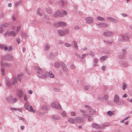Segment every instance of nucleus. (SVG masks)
Returning a JSON list of instances; mask_svg holds the SVG:
<instances>
[{
    "label": "nucleus",
    "mask_w": 132,
    "mask_h": 132,
    "mask_svg": "<svg viewBox=\"0 0 132 132\" xmlns=\"http://www.w3.org/2000/svg\"><path fill=\"white\" fill-rule=\"evenodd\" d=\"M36 69L38 70V73H39L38 75L40 78H44L46 76L43 75V71L38 67L36 66L35 67Z\"/></svg>",
    "instance_id": "nucleus-1"
},
{
    "label": "nucleus",
    "mask_w": 132,
    "mask_h": 132,
    "mask_svg": "<svg viewBox=\"0 0 132 132\" xmlns=\"http://www.w3.org/2000/svg\"><path fill=\"white\" fill-rule=\"evenodd\" d=\"M58 104L57 102L54 101L52 103L51 105L52 107L56 108L58 109H61V105H58V106H57Z\"/></svg>",
    "instance_id": "nucleus-2"
},
{
    "label": "nucleus",
    "mask_w": 132,
    "mask_h": 132,
    "mask_svg": "<svg viewBox=\"0 0 132 132\" xmlns=\"http://www.w3.org/2000/svg\"><path fill=\"white\" fill-rule=\"evenodd\" d=\"M65 23L63 22H55L54 24V26L57 27H59L63 26H65Z\"/></svg>",
    "instance_id": "nucleus-3"
},
{
    "label": "nucleus",
    "mask_w": 132,
    "mask_h": 132,
    "mask_svg": "<svg viewBox=\"0 0 132 132\" xmlns=\"http://www.w3.org/2000/svg\"><path fill=\"white\" fill-rule=\"evenodd\" d=\"M128 38L126 35H123L121 36L120 39L121 41L123 42L127 40Z\"/></svg>",
    "instance_id": "nucleus-4"
},
{
    "label": "nucleus",
    "mask_w": 132,
    "mask_h": 132,
    "mask_svg": "<svg viewBox=\"0 0 132 132\" xmlns=\"http://www.w3.org/2000/svg\"><path fill=\"white\" fill-rule=\"evenodd\" d=\"M85 20L86 22L88 23H92L93 21V18L90 17L86 18L85 19Z\"/></svg>",
    "instance_id": "nucleus-5"
},
{
    "label": "nucleus",
    "mask_w": 132,
    "mask_h": 132,
    "mask_svg": "<svg viewBox=\"0 0 132 132\" xmlns=\"http://www.w3.org/2000/svg\"><path fill=\"white\" fill-rule=\"evenodd\" d=\"M1 48L4 49L5 51L7 50L9 51H10V50L12 49V47L11 46L7 48L5 46H2V47H1Z\"/></svg>",
    "instance_id": "nucleus-6"
},
{
    "label": "nucleus",
    "mask_w": 132,
    "mask_h": 132,
    "mask_svg": "<svg viewBox=\"0 0 132 132\" xmlns=\"http://www.w3.org/2000/svg\"><path fill=\"white\" fill-rule=\"evenodd\" d=\"M76 120L78 123L82 122L83 121V119L82 118L79 117H76Z\"/></svg>",
    "instance_id": "nucleus-7"
},
{
    "label": "nucleus",
    "mask_w": 132,
    "mask_h": 132,
    "mask_svg": "<svg viewBox=\"0 0 132 132\" xmlns=\"http://www.w3.org/2000/svg\"><path fill=\"white\" fill-rule=\"evenodd\" d=\"M119 97L117 95H115L114 97V101L116 103H118L119 102Z\"/></svg>",
    "instance_id": "nucleus-8"
},
{
    "label": "nucleus",
    "mask_w": 132,
    "mask_h": 132,
    "mask_svg": "<svg viewBox=\"0 0 132 132\" xmlns=\"http://www.w3.org/2000/svg\"><path fill=\"white\" fill-rule=\"evenodd\" d=\"M104 35L105 36H109L112 35V33L110 31H106L104 33Z\"/></svg>",
    "instance_id": "nucleus-9"
},
{
    "label": "nucleus",
    "mask_w": 132,
    "mask_h": 132,
    "mask_svg": "<svg viewBox=\"0 0 132 132\" xmlns=\"http://www.w3.org/2000/svg\"><path fill=\"white\" fill-rule=\"evenodd\" d=\"M7 35L9 36H13L14 37L15 36V33L13 31H10L7 33Z\"/></svg>",
    "instance_id": "nucleus-10"
},
{
    "label": "nucleus",
    "mask_w": 132,
    "mask_h": 132,
    "mask_svg": "<svg viewBox=\"0 0 132 132\" xmlns=\"http://www.w3.org/2000/svg\"><path fill=\"white\" fill-rule=\"evenodd\" d=\"M62 65L63 67V71H66L67 70V69L66 67V65L64 64L63 63H62Z\"/></svg>",
    "instance_id": "nucleus-11"
},
{
    "label": "nucleus",
    "mask_w": 132,
    "mask_h": 132,
    "mask_svg": "<svg viewBox=\"0 0 132 132\" xmlns=\"http://www.w3.org/2000/svg\"><path fill=\"white\" fill-rule=\"evenodd\" d=\"M93 127L96 128H100V126L97 124L94 123L92 124Z\"/></svg>",
    "instance_id": "nucleus-12"
},
{
    "label": "nucleus",
    "mask_w": 132,
    "mask_h": 132,
    "mask_svg": "<svg viewBox=\"0 0 132 132\" xmlns=\"http://www.w3.org/2000/svg\"><path fill=\"white\" fill-rule=\"evenodd\" d=\"M58 33L61 36H63L64 34V32L62 30H59L58 31Z\"/></svg>",
    "instance_id": "nucleus-13"
},
{
    "label": "nucleus",
    "mask_w": 132,
    "mask_h": 132,
    "mask_svg": "<svg viewBox=\"0 0 132 132\" xmlns=\"http://www.w3.org/2000/svg\"><path fill=\"white\" fill-rule=\"evenodd\" d=\"M68 121L69 122L72 123H74L75 122L74 119L72 118H69V119Z\"/></svg>",
    "instance_id": "nucleus-14"
},
{
    "label": "nucleus",
    "mask_w": 132,
    "mask_h": 132,
    "mask_svg": "<svg viewBox=\"0 0 132 132\" xmlns=\"http://www.w3.org/2000/svg\"><path fill=\"white\" fill-rule=\"evenodd\" d=\"M120 64L123 67H126L127 66V63L125 62H121Z\"/></svg>",
    "instance_id": "nucleus-15"
},
{
    "label": "nucleus",
    "mask_w": 132,
    "mask_h": 132,
    "mask_svg": "<svg viewBox=\"0 0 132 132\" xmlns=\"http://www.w3.org/2000/svg\"><path fill=\"white\" fill-rule=\"evenodd\" d=\"M24 106H25V108L27 110H29V106L28 103L27 102L25 104Z\"/></svg>",
    "instance_id": "nucleus-16"
},
{
    "label": "nucleus",
    "mask_w": 132,
    "mask_h": 132,
    "mask_svg": "<svg viewBox=\"0 0 132 132\" xmlns=\"http://www.w3.org/2000/svg\"><path fill=\"white\" fill-rule=\"evenodd\" d=\"M89 112L91 115H93L95 113V110L93 109H90Z\"/></svg>",
    "instance_id": "nucleus-17"
},
{
    "label": "nucleus",
    "mask_w": 132,
    "mask_h": 132,
    "mask_svg": "<svg viewBox=\"0 0 132 132\" xmlns=\"http://www.w3.org/2000/svg\"><path fill=\"white\" fill-rule=\"evenodd\" d=\"M107 57V56L105 55L102 57L100 59V60L102 61H104Z\"/></svg>",
    "instance_id": "nucleus-18"
},
{
    "label": "nucleus",
    "mask_w": 132,
    "mask_h": 132,
    "mask_svg": "<svg viewBox=\"0 0 132 132\" xmlns=\"http://www.w3.org/2000/svg\"><path fill=\"white\" fill-rule=\"evenodd\" d=\"M101 27H105L108 26V25L105 23H101L100 24Z\"/></svg>",
    "instance_id": "nucleus-19"
},
{
    "label": "nucleus",
    "mask_w": 132,
    "mask_h": 132,
    "mask_svg": "<svg viewBox=\"0 0 132 132\" xmlns=\"http://www.w3.org/2000/svg\"><path fill=\"white\" fill-rule=\"evenodd\" d=\"M41 11V9L40 8H38L37 10V13L40 16H42V13L40 12V11Z\"/></svg>",
    "instance_id": "nucleus-20"
},
{
    "label": "nucleus",
    "mask_w": 132,
    "mask_h": 132,
    "mask_svg": "<svg viewBox=\"0 0 132 132\" xmlns=\"http://www.w3.org/2000/svg\"><path fill=\"white\" fill-rule=\"evenodd\" d=\"M29 111L33 113H35V111L33 109V107L31 106H30V109H29Z\"/></svg>",
    "instance_id": "nucleus-21"
},
{
    "label": "nucleus",
    "mask_w": 132,
    "mask_h": 132,
    "mask_svg": "<svg viewBox=\"0 0 132 132\" xmlns=\"http://www.w3.org/2000/svg\"><path fill=\"white\" fill-rule=\"evenodd\" d=\"M113 114V113L111 111H109L107 112V114L109 116H111Z\"/></svg>",
    "instance_id": "nucleus-22"
},
{
    "label": "nucleus",
    "mask_w": 132,
    "mask_h": 132,
    "mask_svg": "<svg viewBox=\"0 0 132 132\" xmlns=\"http://www.w3.org/2000/svg\"><path fill=\"white\" fill-rule=\"evenodd\" d=\"M12 83L13 84H14L16 83V79L15 78H13L12 80Z\"/></svg>",
    "instance_id": "nucleus-23"
},
{
    "label": "nucleus",
    "mask_w": 132,
    "mask_h": 132,
    "mask_svg": "<svg viewBox=\"0 0 132 132\" xmlns=\"http://www.w3.org/2000/svg\"><path fill=\"white\" fill-rule=\"evenodd\" d=\"M22 74H20L18 75L17 76V78L18 79V80L19 81H20V79L22 78Z\"/></svg>",
    "instance_id": "nucleus-24"
},
{
    "label": "nucleus",
    "mask_w": 132,
    "mask_h": 132,
    "mask_svg": "<svg viewBox=\"0 0 132 132\" xmlns=\"http://www.w3.org/2000/svg\"><path fill=\"white\" fill-rule=\"evenodd\" d=\"M52 118L54 120H57L59 119V117H56L55 116H52Z\"/></svg>",
    "instance_id": "nucleus-25"
},
{
    "label": "nucleus",
    "mask_w": 132,
    "mask_h": 132,
    "mask_svg": "<svg viewBox=\"0 0 132 132\" xmlns=\"http://www.w3.org/2000/svg\"><path fill=\"white\" fill-rule=\"evenodd\" d=\"M12 97L11 96H9L7 98V100L11 102V100H12Z\"/></svg>",
    "instance_id": "nucleus-26"
},
{
    "label": "nucleus",
    "mask_w": 132,
    "mask_h": 132,
    "mask_svg": "<svg viewBox=\"0 0 132 132\" xmlns=\"http://www.w3.org/2000/svg\"><path fill=\"white\" fill-rule=\"evenodd\" d=\"M16 101H17V100L16 99V98H13V97H12V100H11V103H14L16 102Z\"/></svg>",
    "instance_id": "nucleus-27"
},
{
    "label": "nucleus",
    "mask_w": 132,
    "mask_h": 132,
    "mask_svg": "<svg viewBox=\"0 0 132 132\" xmlns=\"http://www.w3.org/2000/svg\"><path fill=\"white\" fill-rule=\"evenodd\" d=\"M46 11L48 13H50L52 12V10L50 8H48L46 9Z\"/></svg>",
    "instance_id": "nucleus-28"
},
{
    "label": "nucleus",
    "mask_w": 132,
    "mask_h": 132,
    "mask_svg": "<svg viewBox=\"0 0 132 132\" xmlns=\"http://www.w3.org/2000/svg\"><path fill=\"white\" fill-rule=\"evenodd\" d=\"M97 19L98 20L100 21H103L104 20V19L103 18L101 17H98L97 18Z\"/></svg>",
    "instance_id": "nucleus-29"
},
{
    "label": "nucleus",
    "mask_w": 132,
    "mask_h": 132,
    "mask_svg": "<svg viewBox=\"0 0 132 132\" xmlns=\"http://www.w3.org/2000/svg\"><path fill=\"white\" fill-rule=\"evenodd\" d=\"M59 11H58L57 12H55L54 15V16L55 17H57L59 15Z\"/></svg>",
    "instance_id": "nucleus-30"
},
{
    "label": "nucleus",
    "mask_w": 132,
    "mask_h": 132,
    "mask_svg": "<svg viewBox=\"0 0 132 132\" xmlns=\"http://www.w3.org/2000/svg\"><path fill=\"white\" fill-rule=\"evenodd\" d=\"M54 65L56 67H59L60 66V65L58 62L55 63L54 64Z\"/></svg>",
    "instance_id": "nucleus-31"
},
{
    "label": "nucleus",
    "mask_w": 132,
    "mask_h": 132,
    "mask_svg": "<svg viewBox=\"0 0 132 132\" xmlns=\"http://www.w3.org/2000/svg\"><path fill=\"white\" fill-rule=\"evenodd\" d=\"M122 86H123L122 89L123 90H124L127 87L125 83H123Z\"/></svg>",
    "instance_id": "nucleus-32"
},
{
    "label": "nucleus",
    "mask_w": 132,
    "mask_h": 132,
    "mask_svg": "<svg viewBox=\"0 0 132 132\" xmlns=\"http://www.w3.org/2000/svg\"><path fill=\"white\" fill-rule=\"evenodd\" d=\"M49 75L52 78H54V75L52 73H49Z\"/></svg>",
    "instance_id": "nucleus-33"
},
{
    "label": "nucleus",
    "mask_w": 132,
    "mask_h": 132,
    "mask_svg": "<svg viewBox=\"0 0 132 132\" xmlns=\"http://www.w3.org/2000/svg\"><path fill=\"white\" fill-rule=\"evenodd\" d=\"M62 115L64 117H66L67 116V114L65 113V112L64 111L62 113Z\"/></svg>",
    "instance_id": "nucleus-34"
},
{
    "label": "nucleus",
    "mask_w": 132,
    "mask_h": 132,
    "mask_svg": "<svg viewBox=\"0 0 132 132\" xmlns=\"http://www.w3.org/2000/svg\"><path fill=\"white\" fill-rule=\"evenodd\" d=\"M50 48V46L48 45H46V47L45 48V49L46 50H48Z\"/></svg>",
    "instance_id": "nucleus-35"
},
{
    "label": "nucleus",
    "mask_w": 132,
    "mask_h": 132,
    "mask_svg": "<svg viewBox=\"0 0 132 132\" xmlns=\"http://www.w3.org/2000/svg\"><path fill=\"white\" fill-rule=\"evenodd\" d=\"M8 25V24L7 23H3L1 25V26H4L5 27H7Z\"/></svg>",
    "instance_id": "nucleus-36"
},
{
    "label": "nucleus",
    "mask_w": 132,
    "mask_h": 132,
    "mask_svg": "<svg viewBox=\"0 0 132 132\" xmlns=\"http://www.w3.org/2000/svg\"><path fill=\"white\" fill-rule=\"evenodd\" d=\"M21 2H22L21 1L18 2L17 3L15 4V6H17L18 5L20 4L21 3Z\"/></svg>",
    "instance_id": "nucleus-37"
},
{
    "label": "nucleus",
    "mask_w": 132,
    "mask_h": 132,
    "mask_svg": "<svg viewBox=\"0 0 132 132\" xmlns=\"http://www.w3.org/2000/svg\"><path fill=\"white\" fill-rule=\"evenodd\" d=\"M71 114L72 116H75L76 115V113L74 111H72L71 113Z\"/></svg>",
    "instance_id": "nucleus-38"
},
{
    "label": "nucleus",
    "mask_w": 132,
    "mask_h": 132,
    "mask_svg": "<svg viewBox=\"0 0 132 132\" xmlns=\"http://www.w3.org/2000/svg\"><path fill=\"white\" fill-rule=\"evenodd\" d=\"M108 96L107 95H105L104 96L103 99L106 100L108 98Z\"/></svg>",
    "instance_id": "nucleus-39"
},
{
    "label": "nucleus",
    "mask_w": 132,
    "mask_h": 132,
    "mask_svg": "<svg viewBox=\"0 0 132 132\" xmlns=\"http://www.w3.org/2000/svg\"><path fill=\"white\" fill-rule=\"evenodd\" d=\"M8 57L9 60H12L13 57L11 56V55H10Z\"/></svg>",
    "instance_id": "nucleus-40"
},
{
    "label": "nucleus",
    "mask_w": 132,
    "mask_h": 132,
    "mask_svg": "<svg viewBox=\"0 0 132 132\" xmlns=\"http://www.w3.org/2000/svg\"><path fill=\"white\" fill-rule=\"evenodd\" d=\"M65 45L67 47H69L70 46V44L69 43H66L65 44Z\"/></svg>",
    "instance_id": "nucleus-41"
},
{
    "label": "nucleus",
    "mask_w": 132,
    "mask_h": 132,
    "mask_svg": "<svg viewBox=\"0 0 132 132\" xmlns=\"http://www.w3.org/2000/svg\"><path fill=\"white\" fill-rule=\"evenodd\" d=\"M54 90L55 92H59V91H60V90L59 89H58L56 88H54Z\"/></svg>",
    "instance_id": "nucleus-42"
},
{
    "label": "nucleus",
    "mask_w": 132,
    "mask_h": 132,
    "mask_svg": "<svg viewBox=\"0 0 132 132\" xmlns=\"http://www.w3.org/2000/svg\"><path fill=\"white\" fill-rule=\"evenodd\" d=\"M89 86H86L85 87V89L86 90H88L89 88Z\"/></svg>",
    "instance_id": "nucleus-43"
},
{
    "label": "nucleus",
    "mask_w": 132,
    "mask_h": 132,
    "mask_svg": "<svg viewBox=\"0 0 132 132\" xmlns=\"http://www.w3.org/2000/svg\"><path fill=\"white\" fill-rule=\"evenodd\" d=\"M92 116H90V117H89L88 119V120L89 121H91L92 119Z\"/></svg>",
    "instance_id": "nucleus-44"
},
{
    "label": "nucleus",
    "mask_w": 132,
    "mask_h": 132,
    "mask_svg": "<svg viewBox=\"0 0 132 132\" xmlns=\"http://www.w3.org/2000/svg\"><path fill=\"white\" fill-rule=\"evenodd\" d=\"M74 43L75 45V47L76 48H77V42L75 41H74Z\"/></svg>",
    "instance_id": "nucleus-45"
},
{
    "label": "nucleus",
    "mask_w": 132,
    "mask_h": 132,
    "mask_svg": "<svg viewBox=\"0 0 132 132\" xmlns=\"http://www.w3.org/2000/svg\"><path fill=\"white\" fill-rule=\"evenodd\" d=\"M3 26H1V27H0V32H2L3 30L2 27Z\"/></svg>",
    "instance_id": "nucleus-46"
},
{
    "label": "nucleus",
    "mask_w": 132,
    "mask_h": 132,
    "mask_svg": "<svg viewBox=\"0 0 132 132\" xmlns=\"http://www.w3.org/2000/svg\"><path fill=\"white\" fill-rule=\"evenodd\" d=\"M16 41L18 42V43H20V39L19 38H17L16 39Z\"/></svg>",
    "instance_id": "nucleus-47"
},
{
    "label": "nucleus",
    "mask_w": 132,
    "mask_h": 132,
    "mask_svg": "<svg viewBox=\"0 0 132 132\" xmlns=\"http://www.w3.org/2000/svg\"><path fill=\"white\" fill-rule=\"evenodd\" d=\"M70 68L71 69H73L75 68V66L74 65H72L71 66Z\"/></svg>",
    "instance_id": "nucleus-48"
},
{
    "label": "nucleus",
    "mask_w": 132,
    "mask_h": 132,
    "mask_svg": "<svg viewBox=\"0 0 132 132\" xmlns=\"http://www.w3.org/2000/svg\"><path fill=\"white\" fill-rule=\"evenodd\" d=\"M89 117V116L88 115H83V117L84 118H87Z\"/></svg>",
    "instance_id": "nucleus-49"
},
{
    "label": "nucleus",
    "mask_w": 132,
    "mask_h": 132,
    "mask_svg": "<svg viewBox=\"0 0 132 132\" xmlns=\"http://www.w3.org/2000/svg\"><path fill=\"white\" fill-rule=\"evenodd\" d=\"M105 68V67L104 66H103L102 68V70L103 71H104Z\"/></svg>",
    "instance_id": "nucleus-50"
},
{
    "label": "nucleus",
    "mask_w": 132,
    "mask_h": 132,
    "mask_svg": "<svg viewBox=\"0 0 132 132\" xmlns=\"http://www.w3.org/2000/svg\"><path fill=\"white\" fill-rule=\"evenodd\" d=\"M21 28V27L20 26H18L17 28V30H19Z\"/></svg>",
    "instance_id": "nucleus-51"
},
{
    "label": "nucleus",
    "mask_w": 132,
    "mask_h": 132,
    "mask_svg": "<svg viewBox=\"0 0 132 132\" xmlns=\"http://www.w3.org/2000/svg\"><path fill=\"white\" fill-rule=\"evenodd\" d=\"M24 128V126H21V129H22V130H23Z\"/></svg>",
    "instance_id": "nucleus-52"
},
{
    "label": "nucleus",
    "mask_w": 132,
    "mask_h": 132,
    "mask_svg": "<svg viewBox=\"0 0 132 132\" xmlns=\"http://www.w3.org/2000/svg\"><path fill=\"white\" fill-rule=\"evenodd\" d=\"M127 97L126 94H125L123 95V97Z\"/></svg>",
    "instance_id": "nucleus-53"
},
{
    "label": "nucleus",
    "mask_w": 132,
    "mask_h": 132,
    "mask_svg": "<svg viewBox=\"0 0 132 132\" xmlns=\"http://www.w3.org/2000/svg\"><path fill=\"white\" fill-rule=\"evenodd\" d=\"M12 4L11 3H9L8 4V6L9 7H10L12 6Z\"/></svg>",
    "instance_id": "nucleus-54"
},
{
    "label": "nucleus",
    "mask_w": 132,
    "mask_h": 132,
    "mask_svg": "<svg viewBox=\"0 0 132 132\" xmlns=\"http://www.w3.org/2000/svg\"><path fill=\"white\" fill-rule=\"evenodd\" d=\"M86 56V55H85V54H83L82 55V59L84 58Z\"/></svg>",
    "instance_id": "nucleus-55"
},
{
    "label": "nucleus",
    "mask_w": 132,
    "mask_h": 132,
    "mask_svg": "<svg viewBox=\"0 0 132 132\" xmlns=\"http://www.w3.org/2000/svg\"><path fill=\"white\" fill-rule=\"evenodd\" d=\"M29 94H31L32 93V91H31V90H29Z\"/></svg>",
    "instance_id": "nucleus-56"
},
{
    "label": "nucleus",
    "mask_w": 132,
    "mask_h": 132,
    "mask_svg": "<svg viewBox=\"0 0 132 132\" xmlns=\"http://www.w3.org/2000/svg\"><path fill=\"white\" fill-rule=\"evenodd\" d=\"M79 28V27L78 26H76L75 27V29H78Z\"/></svg>",
    "instance_id": "nucleus-57"
},
{
    "label": "nucleus",
    "mask_w": 132,
    "mask_h": 132,
    "mask_svg": "<svg viewBox=\"0 0 132 132\" xmlns=\"http://www.w3.org/2000/svg\"><path fill=\"white\" fill-rule=\"evenodd\" d=\"M122 15L123 16H127V15L125 14H123Z\"/></svg>",
    "instance_id": "nucleus-58"
},
{
    "label": "nucleus",
    "mask_w": 132,
    "mask_h": 132,
    "mask_svg": "<svg viewBox=\"0 0 132 132\" xmlns=\"http://www.w3.org/2000/svg\"><path fill=\"white\" fill-rule=\"evenodd\" d=\"M94 62L95 63H97V60L96 59H95L94 60Z\"/></svg>",
    "instance_id": "nucleus-59"
},
{
    "label": "nucleus",
    "mask_w": 132,
    "mask_h": 132,
    "mask_svg": "<svg viewBox=\"0 0 132 132\" xmlns=\"http://www.w3.org/2000/svg\"><path fill=\"white\" fill-rule=\"evenodd\" d=\"M12 19H13V20L14 21H15L16 20V18H14V16H13Z\"/></svg>",
    "instance_id": "nucleus-60"
},
{
    "label": "nucleus",
    "mask_w": 132,
    "mask_h": 132,
    "mask_svg": "<svg viewBox=\"0 0 132 132\" xmlns=\"http://www.w3.org/2000/svg\"><path fill=\"white\" fill-rule=\"evenodd\" d=\"M11 109L12 110H17L16 109V108H11Z\"/></svg>",
    "instance_id": "nucleus-61"
},
{
    "label": "nucleus",
    "mask_w": 132,
    "mask_h": 132,
    "mask_svg": "<svg viewBox=\"0 0 132 132\" xmlns=\"http://www.w3.org/2000/svg\"><path fill=\"white\" fill-rule=\"evenodd\" d=\"M63 13L64 14V15H66L67 14V12L66 11H64L63 12Z\"/></svg>",
    "instance_id": "nucleus-62"
},
{
    "label": "nucleus",
    "mask_w": 132,
    "mask_h": 132,
    "mask_svg": "<svg viewBox=\"0 0 132 132\" xmlns=\"http://www.w3.org/2000/svg\"><path fill=\"white\" fill-rule=\"evenodd\" d=\"M24 99L26 101H27V97L26 96L24 97Z\"/></svg>",
    "instance_id": "nucleus-63"
},
{
    "label": "nucleus",
    "mask_w": 132,
    "mask_h": 132,
    "mask_svg": "<svg viewBox=\"0 0 132 132\" xmlns=\"http://www.w3.org/2000/svg\"><path fill=\"white\" fill-rule=\"evenodd\" d=\"M129 101L130 102H132V99H130V100H129Z\"/></svg>",
    "instance_id": "nucleus-64"
}]
</instances>
